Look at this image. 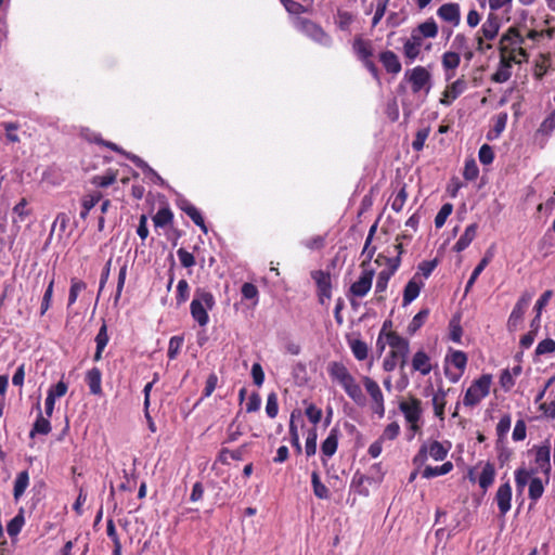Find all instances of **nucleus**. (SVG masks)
<instances>
[{"mask_svg":"<svg viewBox=\"0 0 555 555\" xmlns=\"http://www.w3.org/2000/svg\"><path fill=\"white\" fill-rule=\"evenodd\" d=\"M330 376L338 382L346 393L358 404H365V396L362 392L360 385L356 382L354 377L349 373L346 365L341 362H331L328 365Z\"/></svg>","mask_w":555,"mask_h":555,"instance_id":"obj_1","label":"nucleus"},{"mask_svg":"<svg viewBox=\"0 0 555 555\" xmlns=\"http://www.w3.org/2000/svg\"><path fill=\"white\" fill-rule=\"evenodd\" d=\"M330 376L338 382L346 393L358 404H365V396L362 392L360 385L356 382L354 377L349 373L346 365L341 362H331L328 365Z\"/></svg>","mask_w":555,"mask_h":555,"instance_id":"obj_2","label":"nucleus"},{"mask_svg":"<svg viewBox=\"0 0 555 555\" xmlns=\"http://www.w3.org/2000/svg\"><path fill=\"white\" fill-rule=\"evenodd\" d=\"M204 305L207 307V309H212L215 306L214 296L209 292L197 289L195 293V298L192 300L190 308L193 319L201 326H205L209 321L208 313Z\"/></svg>","mask_w":555,"mask_h":555,"instance_id":"obj_3","label":"nucleus"},{"mask_svg":"<svg viewBox=\"0 0 555 555\" xmlns=\"http://www.w3.org/2000/svg\"><path fill=\"white\" fill-rule=\"evenodd\" d=\"M492 376L483 374L478 379L474 380L465 392L463 404L465 406L477 405L490 392Z\"/></svg>","mask_w":555,"mask_h":555,"instance_id":"obj_4","label":"nucleus"},{"mask_svg":"<svg viewBox=\"0 0 555 555\" xmlns=\"http://www.w3.org/2000/svg\"><path fill=\"white\" fill-rule=\"evenodd\" d=\"M405 77L411 82L413 93L420 92L427 86L426 92L429 91L430 73L423 66H416L412 70L405 73Z\"/></svg>","mask_w":555,"mask_h":555,"instance_id":"obj_5","label":"nucleus"},{"mask_svg":"<svg viewBox=\"0 0 555 555\" xmlns=\"http://www.w3.org/2000/svg\"><path fill=\"white\" fill-rule=\"evenodd\" d=\"M374 274L373 269H363L359 280L351 284L349 293L354 297H364L372 287Z\"/></svg>","mask_w":555,"mask_h":555,"instance_id":"obj_6","label":"nucleus"},{"mask_svg":"<svg viewBox=\"0 0 555 555\" xmlns=\"http://www.w3.org/2000/svg\"><path fill=\"white\" fill-rule=\"evenodd\" d=\"M387 343L391 347V350H397L400 353V367L403 369L406 363V358L410 351L409 340L401 337L396 332H389L386 335Z\"/></svg>","mask_w":555,"mask_h":555,"instance_id":"obj_7","label":"nucleus"},{"mask_svg":"<svg viewBox=\"0 0 555 555\" xmlns=\"http://www.w3.org/2000/svg\"><path fill=\"white\" fill-rule=\"evenodd\" d=\"M311 276L318 286L319 301L323 305L324 298H331L332 295L331 275L323 270H315L311 273Z\"/></svg>","mask_w":555,"mask_h":555,"instance_id":"obj_8","label":"nucleus"},{"mask_svg":"<svg viewBox=\"0 0 555 555\" xmlns=\"http://www.w3.org/2000/svg\"><path fill=\"white\" fill-rule=\"evenodd\" d=\"M421 404V400L415 397H411L409 402L401 401L399 403V409L404 414V417L408 423L414 424L420 421L422 415Z\"/></svg>","mask_w":555,"mask_h":555,"instance_id":"obj_9","label":"nucleus"},{"mask_svg":"<svg viewBox=\"0 0 555 555\" xmlns=\"http://www.w3.org/2000/svg\"><path fill=\"white\" fill-rule=\"evenodd\" d=\"M495 501L502 516L511 509L512 487L509 482L501 485L495 494Z\"/></svg>","mask_w":555,"mask_h":555,"instance_id":"obj_10","label":"nucleus"},{"mask_svg":"<svg viewBox=\"0 0 555 555\" xmlns=\"http://www.w3.org/2000/svg\"><path fill=\"white\" fill-rule=\"evenodd\" d=\"M501 28V18L495 13H489L486 22L482 24L480 28L481 35L487 40H493Z\"/></svg>","mask_w":555,"mask_h":555,"instance_id":"obj_11","label":"nucleus"},{"mask_svg":"<svg viewBox=\"0 0 555 555\" xmlns=\"http://www.w3.org/2000/svg\"><path fill=\"white\" fill-rule=\"evenodd\" d=\"M379 61L383 64L387 73L397 75L401 72L402 66L398 55L390 50L383 51L379 54Z\"/></svg>","mask_w":555,"mask_h":555,"instance_id":"obj_12","label":"nucleus"},{"mask_svg":"<svg viewBox=\"0 0 555 555\" xmlns=\"http://www.w3.org/2000/svg\"><path fill=\"white\" fill-rule=\"evenodd\" d=\"M298 25L302 31L308 34L318 42H323L327 37L325 31L318 24L308 18H299Z\"/></svg>","mask_w":555,"mask_h":555,"instance_id":"obj_13","label":"nucleus"},{"mask_svg":"<svg viewBox=\"0 0 555 555\" xmlns=\"http://www.w3.org/2000/svg\"><path fill=\"white\" fill-rule=\"evenodd\" d=\"M437 14L443 21L452 23L454 25H457L460 22V7L457 3L442 4L438 9Z\"/></svg>","mask_w":555,"mask_h":555,"instance_id":"obj_14","label":"nucleus"},{"mask_svg":"<svg viewBox=\"0 0 555 555\" xmlns=\"http://www.w3.org/2000/svg\"><path fill=\"white\" fill-rule=\"evenodd\" d=\"M339 436L340 431L337 427L331 429L327 438L321 444V451L324 456L331 457L336 453Z\"/></svg>","mask_w":555,"mask_h":555,"instance_id":"obj_15","label":"nucleus"},{"mask_svg":"<svg viewBox=\"0 0 555 555\" xmlns=\"http://www.w3.org/2000/svg\"><path fill=\"white\" fill-rule=\"evenodd\" d=\"M412 367L422 375H427L431 371L430 359L423 350L417 351L412 359Z\"/></svg>","mask_w":555,"mask_h":555,"instance_id":"obj_16","label":"nucleus"},{"mask_svg":"<svg viewBox=\"0 0 555 555\" xmlns=\"http://www.w3.org/2000/svg\"><path fill=\"white\" fill-rule=\"evenodd\" d=\"M477 229H478V224L477 223L469 224L465 229L463 235L455 243L453 249L455 251L460 253V251L464 250L465 248H467L469 246V244L473 242V240L475 238L476 233H477Z\"/></svg>","mask_w":555,"mask_h":555,"instance_id":"obj_17","label":"nucleus"},{"mask_svg":"<svg viewBox=\"0 0 555 555\" xmlns=\"http://www.w3.org/2000/svg\"><path fill=\"white\" fill-rule=\"evenodd\" d=\"M423 282H416L415 276L411 279L403 291V306L411 304L420 295Z\"/></svg>","mask_w":555,"mask_h":555,"instance_id":"obj_18","label":"nucleus"},{"mask_svg":"<svg viewBox=\"0 0 555 555\" xmlns=\"http://www.w3.org/2000/svg\"><path fill=\"white\" fill-rule=\"evenodd\" d=\"M495 477L494 465L487 462L482 468V472L478 478L479 487L486 492L488 488L493 483Z\"/></svg>","mask_w":555,"mask_h":555,"instance_id":"obj_19","label":"nucleus"},{"mask_svg":"<svg viewBox=\"0 0 555 555\" xmlns=\"http://www.w3.org/2000/svg\"><path fill=\"white\" fill-rule=\"evenodd\" d=\"M467 88V83L463 78H459L455 80L444 92V99L441 100V103L444 105H449L450 101L448 98H451V100L456 99L460 94H462Z\"/></svg>","mask_w":555,"mask_h":555,"instance_id":"obj_20","label":"nucleus"},{"mask_svg":"<svg viewBox=\"0 0 555 555\" xmlns=\"http://www.w3.org/2000/svg\"><path fill=\"white\" fill-rule=\"evenodd\" d=\"M101 377L102 373L98 367H93L88 371L86 379L92 395L102 393Z\"/></svg>","mask_w":555,"mask_h":555,"instance_id":"obj_21","label":"nucleus"},{"mask_svg":"<svg viewBox=\"0 0 555 555\" xmlns=\"http://www.w3.org/2000/svg\"><path fill=\"white\" fill-rule=\"evenodd\" d=\"M95 343H96V349H95V353L93 356V360L100 361L102 358V352L108 343L107 326L105 323H103L102 326L100 327V330L95 336Z\"/></svg>","mask_w":555,"mask_h":555,"instance_id":"obj_22","label":"nucleus"},{"mask_svg":"<svg viewBox=\"0 0 555 555\" xmlns=\"http://www.w3.org/2000/svg\"><path fill=\"white\" fill-rule=\"evenodd\" d=\"M37 406H38V410H40L39 403L37 404ZM50 431H51V424H50L49 420L43 417L41 411H39L38 417L33 425V429L30 430L29 436L31 438H34L35 435H37V434L48 435Z\"/></svg>","mask_w":555,"mask_h":555,"instance_id":"obj_23","label":"nucleus"},{"mask_svg":"<svg viewBox=\"0 0 555 555\" xmlns=\"http://www.w3.org/2000/svg\"><path fill=\"white\" fill-rule=\"evenodd\" d=\"M506 43L521 46L525 43V38L520 35L516 27H509L502 35L499 47L506 46Z\"/></svg>","mask_w":555,"mask_h":555,"instance_id":"obj_24","label":"nucleus"},{"mask_svg":"<svg viewBox=\"0 0 555 555\" xmlns=\"http://www.w3.org/2000/svg\"><path fill=\"white\" fill-rule=\"evenodd\" d=\"M353 49L362 62L370 60L373 55V50L370 41L362 38H357L353 43Z\"/></svg>","mask_w":555,"mask_h":555,"instance_id":"obj_25","label":"nucleus"},{"mask_svg":"<svg viewBox=\"0 0 555 555\" xmlns=\"http://www.w3.org/2000/svg\"><path fill=\"white\" fill-rule=\"evenodd\" d=\"M363 385L372 398L373 403L384 400L383 392L378 386V384L371 377L364 376L362 378Z\"/></svg>","mask_w":555,"mask_h":555,"instance_id":"obj_26","label":"nucleus"},{"mask_svg":"<svg viewBox=\"0 0 555 555\" xmlns=\"http://www.w3.org/2000/svg\"><path fill=\"white\" fill-rule=\"evenodd\" d=\"M29 483V475L27 470H23L17 474L15 482H14V489H13V495L15 500H18L25 492L26 488Z\"/></svg>","mask_w":555,"mask_h":555,"instance_id":"obj_27","label":"nucleus"},{"mask_svg":"<svg viewBox=\"0 0 555 555\" xmlns=\"http://www.w3.org/2000/svg\"><path fill=\"white\" fill-rule=\"evenodd\" d=\"M446 396L447 391L442 388H439L433 397L435 415L441 421L444 418Z\"/></svg>","mask_w":555,"mask_h":555,"instance_id":"obj_28","label":"nucleus"},{"mask_svg":"<svg viewBox=\"0 0 555 555\" xmlns=\"http://www.w3.org/2000/svg\"><path fill=\"white\" fill-rule=\"evenodd\" d=\"M452 469H453L452 462H446L441 466H436V467L426 466L424 468V470L422 472V476L424 478L429 479V478H433L436 476L446 475V474L450 473Z\"/></svg>","mask_w":555,"mask_h":555,"instance_id":"obj_29","label":"nucleus"},{"mask_svg":"<svg viewBox=\"0 0 555 555\" xmlns=\"http://www.w3.org/2000/svg\"><path fill=\"white\" fill-rule=\"evenodd\" d=\"M372 478L367 477L360 472H357L353 475V478L351 480V489L359 493L360 495L367 496L369 495V489L364 487V482L371 481Z\"/></svg>","mask_w":555,"mask_h":555,"instance_id":"obj_30","label":"nucleus"},{"mask_svg":"<svg viewBox=\"0 0 555 555\" xmlns=\"http://www.w3.org/2000/svg\"><path fill=\"white\" fill-rule=\"evenodd\" d=\"M311 482H312L313 493L317 498L322 499V500H326L330 498V491H328L327 487L321 482L318 472H312Z\"/></svg>","mask_w":555,"mask_h":555,"instance_id":"obj_31","label":"nucleus"},{"mask_svg":"<svg viewBox=\"0 0 555 555\" xmlns=\"http://www.w3.org/2000/svg\"><path fill=\"white\" fill-rule=\"evenodd\" d=\"M182 210L192 219V221L197 227L201 228V230L204 233H207L208 230H207V227L205 224L204 218H203L202 214L199 212V210L195 206L189 204V205L184 206L182 208Z\"/></svg>","mask_w":555,"mask_h":555,"instance_id":"obj_32","label":"nucleus"},{"mask_svg":"<svg viewBox=\"0 0 555 555\" xmlns=\"http://www.w3.org/2000/svg\"><path fill=\"white\" fill-rule=\"evenodd\" d=\"M173 219V214L169 207L158 209L156 215L153 217L155 227L164 228L169 224Z\"/></svg>","mask_w":555,"mask_h":555,"instance_id":"obj_33","label":"nucleus"},{"mask_svg":"<svg viewBox=\"0 0 555 555\" xmlns=\"http://www.w3.org/2000/svg\"><path fill=\"white\" fill-rule=\"evenodd\" d=\"M245 447H246V444L242 446L241 448H238L236 450H229L227 448H222L219 452L218 460L222 464H228V455H230V457L234 461H242L244 451H245Z\"/></svg>","mask_w":555,"mask_h":555,"instance_id":"obj_34","label":"nucleus"},{"mask_svg":"<svg viewBox=\"0 0 555 555\" xmlns=\"http://www.w3.org/2000/svg\"><path fill=\"white\" fill-rule=\"evenodd\" d=\"M428 314L429 310L427 308L417 312L408 325V333L410 335L415 334L422 327Z\"/></svg>","mask_w":555,"mask_h":555,"instance_id":"obj_35","label":"nucleus"},{"mask_svg":"<svg viewBox=\"0 0 555 555\" xmlns=\"http://www.w3.org/2000/svg\"><path fill=\"white\" fill-rule=\"evenodd\" d=\"M25 519L23 515V511H21L14 518H12L8 525H7V531L10 537L17 535L23 526H24Z\"/></svg>","mask_w":555,"mask_h":555,"instance_id":"obj_36","label":"nucleus"},{"mask_svg":"<svg viewBox=\"0 0 555 555\" xmlns=\"http://www.w3.org/2000/svg\"><path fill=\"white\" fill-rule=\"evenodd\" d=\"M418 33L425 38H434L438 34V26L436 22L430 18L417 26Z\"/></svg>","mask_w":555,"mask_h":555,"instance_id":"obj_37","label":"nucleus"},{"mask_svg":"<svg viewBox=\"0 0 555 555\" xmlns=\"http://www.w3.org/2000/svg\"><path fill=\"white\" fill-rule=\"evenodd\" d=\"M544 492V486L540 478L533 477L529 483V499L532 501L539 500Z\"/></svg>","mask_w":555,"mask_h":555,"instance_id":"obj_38","label":"nucleus"},{"mask_svg":"<svg viewBox=\"0 0 555 555\" xmlns=\"http://www.w3.org/2000/svg\"><path fill=\"white\" fill-rule=\"evenodd\" d=\"M490 261V255L487 253V255L480 260V262L477 264V267L474 269L469 280L467 281L465 293H467L470 287L474 285L476 279L479 276V274L485 270L487 264Z\"/></svg>","mask_w":555,"mask_h":555,"instance_id":"obj_39","label":"nucleus"},{"mask_svg":"<svg viewBox=\"0 0 555 555\" xmlns=\"http://www.w3.org/2000/svg\"><path fill=\"white\" fill-rule=\"evenodd\" d=\"M101 197H102L101 193H95V194L89 195V196L83 198V201H82V210L80 211V218L81 219H86L87 218L89 211L99 203Z\"/></svg>","mask_w":555,"mask_h":555,"instance_id":"obj_40","label":"nucleus"},{"mask_svg":"<svg viewBox=\"0 0 555 555\" xmlns=\"http://www.w3.org/2000/svg\"><path fill=\"white\" fill-rule=\"evenodd\" d=\"M511 428V416L508 414L501 417L500 422L496 425V434H498V446L503 443L505 435L508 433Z\"/></svg>","mask_w":555,"mask_h":555,"instance_id":"obj_41","label":"nucleus"},{"mask_svg":"<svg viewBox=\"0 0 555 555\" xmlns=\"http://www.w3.org/2000/svg\"><path fill=\"white\" fill-rule=\"evenodd\" d=\"M351 349L354 357L362 361L367 358L369 347L365 341L356 339L351 343Z\"/></svg>","mask_w":555,"mask_h":555,"instance_id":"obj_42","label":"nucleus"},{"mask_svg":"<svg viewBox=\"0 0 555 555\" xmlns=\"http://www.w3.org/2000/svg\"><path fill=\"white\" fill-rule=\"evenodd\" d=\"M500 51V67L511 70L513 63H520L516 60L515 55L507 56L508 48L506 46L499 47Z\"/></svg>","mask_w":555,"mask_h":555,"instance_id":"obj_43","label":"nucleus"},{"mask_svg":"<svg viewBox=\"0 0 555 555\" xmlns=\"http://www.w3.org/2000/svg\"><path fill=\"white\" fill-rule=\"evenodd\" d=\"M295 412L296 411H293V413L291 415L289 435H291L292 444L295 447L296 452L299 454V453H301V444H300V441H299L298 429H297V426L295 424Z\"/></svg>","mask_w":555,"mask_h":555,"instance_id":"obj_44","label":"nucleus"},{"mask_svg":"<svg viewBox=\"0 0 555 555\" xmlns=\"http://www.w3.org/2000/svg\"><path fill=\"white\" fill-rule=\"evenodd\" d=\"M453 205L451 203H446L441 206L440 210L435 217V225L436 228H441L447 218L452 214Z\"/></svg>","mask_w":555,"mask_h":555,"instance_id":"obj_45","label":"nucleus"},{"mask_svg":"<svg viewBox=\"0 0 555 555\" xmlns=\"http://www.w3.org/2000/svg\"><path fill=\"white\" fill-rule=\"evenodd\" d=\"M534 473L533 469L527 470L525 468H518L515 472V481L518 490H522L525 486L528 483L531 475Z\"/></svg>","mask_w":555,"mask_h":555,"instance_id":"obj_46","label":"nucleus"},{"mask_svg":"<svg viewBox=\"0 0 555 555\" xmlns=\"http://www.w3.org/2000/svg\"><path fill=\"white\" fill-rule=\"evenodd\" d=\"M317 439H318L317 429L315 428L310 429L308 431V436L306 439V446H305V451H306L307 456H312L315 454Z\"/></svg>","mask_w":555,"mask_h":555,"instance_id":"obj_47","label":"nucleus"},{"mask_svg":"<svg viewBox=\"0 0 555 555\" xmlns=\"http://www.w3.org/2000/svg\"><path fill=\"white\" fill-rule=\"evenodd\" d=\"M461 57L456 52H446L442 55V65L446 69H454L460 65Z\"/></svg>","mask_w":555,"mask_h":555,"instance_id":"obj_48","label":"nucleus"},{"mask_svg":"<svg viewBox=\"0 0 555 555\" xmlns=\"http://www.w3.org/2000/svg\"><path fill=\"white\" fill-rule=\"evenodd\" d=\"M428 452L430 456L436 461L444 460L448 454V450L439 441H434L430 444Z\"/></svg>","mask_w":555,"mask_h":555,"instance_id":"obj_49","label":"nucleus"},{"mask_svg":"<svg viewBox=\"0 0 555 555\" xmlns=\"http://www.w3.org/2000/svg\"><path fill=\"white\" fill-rule=\"evenodd\" d=\"M429 132H430L429 127L422 128L416 132L415 139L412 142V147L415 152H420L423 150L424 143H425L426 139L428 138Z\"/></svg>","mask_w":555,"mask_h":555,"instance_id":"obj_50","label":"nucleus"},{"mask_svg":"<svg viewBox=\"0 0 555 555\" xmlns=\"http://www.w3.org/2000/svg\"><path fill=\"white\" fill-rule=\"evenodd\" d=\"M391 275H393L391 272L387 271V270H382L378 275H377V281H376V284H375V292L376 293H383L387 289V285H388V282L391 278Z\"/></svg>","mask_w":555,"mask_h":555,"instance_id":"obj_51","label":"nucleus"},{"mask_svg":"<svg viewBox=\"0 0 555 555\" xmlns=\"http://www.w3.org/2000/svg\"><path fill=\"white\" fill-rule=\"evenodd\" d=\"M550 456H551V447H550L548 442L546 444L537 447V450H535L537 464H539V465H541L543 463L547 464V462H550Z\"/></svg>","mask_w":555,"mask_h":555,"instance_id":"obj_52","label":"nucleus"},{"mask_svg":"<svg viewBox=\"0 0 555 555\" xmlns=\"http://www.w3.org/2000/svg\"><path fill=\"white\" fill-rule=\"evenodd\" d=\"M479 169L475 159H468L465 163L463 176L466 180L473 181L478 177Z\"/></svg>","mask_w":555,"mask_h":555,"instance_id":"obj_53","label":"nucleus"},{"mask_svg":"<svg viewBox=\"0 0 555 555\" xmlns=\"http://www.w3.org/2000/svg\"><path fill=\"white\" fill-rule=\"evenodd\" d=\"M266 412L269 417L274 418L279 412L278 396L275 392L269 393L267 398Z\"/></svg>","mask_w":555,"mask_h":555,"instance_id":"obj_54","label":"nucleus"},{"mask_svg":"<svg viewBox=\"0 0 555 555\" xmlns=\"http://www.w3.org/2000/svg\"><path fill=\"white\" fill-rule=\"evenodd\" d=\"M524 314H525L524 310L514 307V309L508 318V321H507V327L509 331H515L517 328L518 324L522 320Z\"/></svg>","mask_w":555,"mask_h":555,"instance_id":"obj_55","label":"nucleus"},{"mask_svg":"<svg viewBox=\"0 0 555 555\" xmlns=\"http://www.w3.org/2000/svg\"><path fill=\"white\" fill-rule=\"evenodd\" d=\"M116 181V173L108 172L105 176H96L93 178L92 183L99 188H107Z\"/></svg>","mask_w":555,"mask_h":555,"instance_id":"obj_56","label":"nucleus"},{"mask_svg":"<svg viewBox=\"0 0 555 555\" xmlns=\"http://www.w3.org/2000/svg\"><path fill=\"white\" fill-rule=\"evenodd\" d=\"M555 351V341L552 338H545L540 341L535 348V354H546Z\"/></svg>","mask_w":555,"mask_h":555,"instance_id":"obj_57","label":"nucleus"},{"mask_svg":"<svg viewBox=\"0 0 555 555\" xmlns=\"http://www.w3.org/2000/svg\"><path fill=\"white\" fill-rule=\"evenodd\" d=\"M398 361L400 362V353L397 350H391L389 356L384 360L383 369L386 372H391L397 366Z\"/></svg>","mask_w":555,"mask_h":555,"instance_id":"obj_58","label":"nucleus"},{"mask_svg":"<svg viewBox=\"0 0 555 555\" xmlns=\"http://www.w3.org/2000/svg\"><path fill=\"white\" fill-rule=\"evenodd\" d=\"M183 344V337L182 336H173L169 340V348H168V357L169 359L173 360L177 354L180 351V348Z\"/></svg>","mask_w":555,"mask_h":555,"instance_id":"obj_59","label":"nucleus"},{"mask_svg":"<svg viewBox=\"0 0 555 555\" xmlns=\"http://www.w3.org/2000/svg\"><path fill=\"white\" fill-rule=\"evenodd\" d=\"M479 160L483 165H489L493 162L494 153L489 144H483L478 154Z\"/></svg>","mask_w":555,"mask_h":555,"instance_id":"obj_60","label":"nucleus"},{"mask_svg":"<svg viewBox=\"0 0 555 555\" xmlns=\"http://www.w3.org/2000/svg\"><path fill=\"white\" fill-rule=\"evenodd\" d=\"M85 288H86L85 282L75 281V280L72 281V286H70L69 296H68V306L73 305L76 301L79 292Z\"/></svg>","mask_w":555,"mask_h":555,"instance_id":"obj_61","label":"nucleus"},{"mask_svg":"<svg viewBox=\"0 0 555 555\" xmlns=\"http://www.w3.org/2000/svg\"><path fill=\"white\" fill-rule=\"evenodd\" d=\"M179 260L184 268H191L195 264L194 256L184 248H179L177 251Z\"/></svg>","mask_w":555,"mask_h":555,"instance_id":"obj_62","label":"nucleus"},{"mask_svg":"<svg viewBox=\"0 0 555 555\" xmlns=\"http://www.w3.org/2000/svg\"><path fill=\"white\" fill-rule=\"evenodd\" d=\"M305 413L308 420L314 425L318 424L322 418V410L312 403L307 406Z\"/></svg>","mask_w":555,"mask_h":555,"instance_id":"obj_63","label":"nucleus"},{"mask_svg":"<svg viewBox=\"0 0 555 555\" xmlns=\"http://www.w3.org/2000/svg\"><path fill=\"white\" fill-rule=\"evenodd\" d=\"M555 128V109L547 116L540 126L539 131L548 134Z\"/></svg>","mask_w":555,"mask_h":555,"instance_id":"obj_64","label":"nucleus"}]
</instances>
